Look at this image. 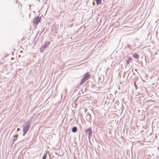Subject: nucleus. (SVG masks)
Returning <instances> with one entry per match:
<instances>
[{
	"label": "nucleus",
	"mask_w": 159,
	"mask_h": 159,
	"mask_svg": "<svg viewBox=\"0 0 159 159\" xmlns=\"http://www.w3.org/2000/svg\"><path fill=\"white\" fill-rule=\"evenodd\" d=\"M132 59L131 58L129 57L128 58V60H127V61H126V62L127 64H129L130 62H132Z\"/></svg>",
	"instance_id": "obj_5"
},
{
	"label": "nucleus",
	"mask_w": 159,
	"mask_h": 159,
	"mask_svg": "<svg viewBox=\"0 0 159 159\" xmlns=\"http://www.w3.org/2000/svg\"><path fill=\"white\" fill-rule=\"evenodd\" d=\"M20 130V129L19 128H18L17 129V131H19Z\"/></svg>",
	"instance_id": "obj_10"
},
{
	"label": "nucleus",
	"mask_w": 159,
	"mask_h": 159,
	"mask_svg": "<svg viewBox=\"0 0 159 159\" xmlns=\"http://www.w3.org/2000/svg\"><path fill=\"white\" fill-rule=\"evenodd\" d=\"M89 76L90 75H89L88 72H87L84 75L83 78L82 79L80 82V84L81 85L84 82L87 80L89 79Z\"/></svg>",
	"instance_id": "obj_2"
},
{
	"label": "nucleus",
	"mask_w": 159,
	"mask_h": 159,
	"mask_svg": "<svg viewBox=\"0 0 159 159\" xmlns=\"http://www.w3.org/2000/svg\"><path fill=\"white\" fill-rule=\"evenodd\" d=\"M27 125L23 126V135H24L27 133V131L28 130L30 125V121H28L26 122Z\"/></svg>",
	"instance_id": "obj_1"
},
{
	"label": "nucleus",
	"mask_w": 159,
	"mask_h": 159,
	"mask_svg": "<svg viewBox=\"0 0 159 159\" xmlns=\"http://www.w3.org/2000/svg\"><path fill=\"white\" fill-rule=\"evenodd\" d=\"M134 85H135V82H134Z\"/></svg>",
	"instance_id": "obj_12"
},
{
	"label": "nucleus",
	"mask_w": 159,
	"mask_h": 159,
	"mask_svg": "<svg viewBox=\"0 0 159 159\" xmlns=\"http://www.w3.org/2000/svg\"><path fill=\"white\" fill-rule=\"evenodd\" d=\"M86 133H88L89 136H90L92 134V131L91 128H89L86 130Z\"/></svg>",
	"instance_id": "obj_4"
},
{
	"label": "nucleus",
	"mask_w": 159,
	"mask_h": 159,
	"mask_svg": "<svg viewBox=\"0 0 159 159\" xmlns=\"http://www.w3.org/2000/svg\"><path fill=\"white\" fill-rule=\"evenodd\" d=\"M72 131L73 132H75L77 131V128L76 127H74L72 129Z\"/></svg>",
	"instance_id": "obj_7"
},
{
	"label": "nucleus",
	"mask_w": 159,
	"mask_h": 159,
	"mask_svg": "<svg viewBox=\"0 0 159 159\" xmlns=\"http://www.w3.org/2000/svg\"><path fill=\"white\" fill-rule=\"evenodd\" d=\"M50 44V42H47L45 43L44 44V47L45 48L46 47L48 46V45Z\"/></svg>",
	"instance_id": "obj_8"
},
{
	"label": "nucleus",
	"mask_w": 159,
	"mask_h": 159,
	"mask_svg": "<svg viewBox=\"0 0 159 159\" xmlns=\"http://www.w3.org/2000/svg\"><path fill=\"white\" fill-rule=\"evenodd\" d=\"M93 5H94V4H95L94 2H93Z\"/></svg>",
	"instance_id": "obj_11"
},
{
	"label": "nucleus",
	"mask_w": 159,
	"mask_h": 159,
	"mask_svg": "<svg viewBox=\"0 0 159 159\" xmlns=\"http://www.w3.org/2000/svg\"><path fill=\"white\" fill-rule=\"evenodd\" d=\"M41 20V18L39 16L35 18L33 20V23L34 25H37L40 22Z\"/></svg>",
	"instance_id": "obj_3"
},
{
	"label": "nucleus",
	"mask_w": 159,
	"mask_h": 159,
	"mask_svg": "<svg viewBox=\"0 0 159 159\" xmlns=\"http://www.w3.org/2000/svg\"><path fill=\"white\" fill-rule=\"evenodd\" d=\"M96 3L97 5L100 4L101 3V0H95Z\"/></svg>",
	"instance_id": "obj_9"
},
{
	"label": "nucleus",
	"mask_w": 159,
	"mask_h": 159,
	"mask_svg": "<svg viewBox=\"0 0 159 159\" xmlns=\"http://www.w3.org/2000/svg\"><path fill=\"white\" fill-rule=\"evenodd\" d=\"M133 57L136 59H138L139 58V55L137 53H134L133 55Z\"/></svg>",
	"instance_id": "obj_6"
}]
</instances>
